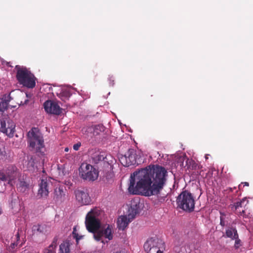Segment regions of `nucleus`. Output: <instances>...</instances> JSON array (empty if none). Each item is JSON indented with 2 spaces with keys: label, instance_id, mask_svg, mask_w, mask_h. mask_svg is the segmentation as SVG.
Wrapping results in <instances>:
<instances>
[{
  "label": "nucleus",
  "instance_id": "obj_1",
  "mask_svg": "<svg viewBox=\"0 0 253 253\" xmlns=\"http://www.w3.org/2000/svg\"><path fill=\"white\" fill-rule=\"evenodd\" d=\"M167 173V170L159 166L135 171L130 176L128 192L145 196L157 195L163 188Z\"/></svg>",
  "mask_w": 253,
  "mask_h": 253
},
{
  "label": "nucleus",
  "instance_id": "obj_2",
  "mask_svg": "<svg viewBox=\"0 0 253 253\" xmlns=\"http://www.w3.org/2000/svg\"><path fill=\"white\" fill-rule=\"evenodd\" d=\"M100 211L95 208L86 214L85 224L87 230L93 233L94 239L103 244L111 240L113 237L112 226L108 224L101 226L99 215Z\"/></svg>",
  "mask_w": 253,
  "mask_h": 253
},
{
  "label": "nucleus",
  "instance_id": "obj_3",
  "mask_svg": "<svg viewBox=\"0 0 253 253\" xmlns=\"http://www.w3.org/2000/svg\"><path fill=\"white\" fill-rule=\"evenodd\" d=\"M16 78L18 83L24 86L32 88L36 85V78L26 67L16 66Z\"/></svg>",
  "mask_w": 253,
  "mask_h": 253
},
{
  "label": "nucleus",
  "instance_id": "obj_4",
  "mask_svg": "<svg viewBox=\"0 0 253 253\" xmlns=\"http://www.w3.org/2000/svg\"><path fill=\"white\" fill-rule=\"evenodd\" d=\"M29 146L33 151L43 153L44 145L43 137L38 128H33L28 133Z\"/></svg>",
  "mask_w": 253,
  "mask_h": 253
},
{
  "label": "nucleus",
  "instance_id": "obj_5",
  "mask_svg": "<svg viewBox=\"0 0 253 253\" xmlns=\"http://www.w3.org/2000/svg\"><path fill=\"white\" fill-rule=\"evenodd\" d=\"M177 204L184 211H191L195 207V200L190 192L184 191L178 196Z\"/></svg>",
  "mask_w": 253,
  "mask_h": 253
},
{
  "label": "nucleus",
  "instance_id": "obj_6",
  "mask_svg": "<svg viewBox=\"0 0 253 253\" xmlns=\"http://www.w3.org/2000/svg\"><path fill=\"white\" fill-rule=\"evenodd\" d=\"M80 177L85 180L93 181L99 175V171L93 166L87 163H82L79 169Z\"/></svg>",
  "mask_w": 253,
  "mask_h": 253
},
{
  "label": "nucleus",
  "instance_id": "obj_7",
  "mask_svg": "<svg viewBox=\"0 0 253 253\" xmlns=\"http://www.w3.org/2000/svg\"><path fill=\"white\" fill-rule=\"evenodd\" d=\"M19 176V173L14 166H8L3 171L0 172V180L8 181V183L13 186L16 183V179Z\"/></svg>",
  "mask_w": 253,
  "mask_h": 253
},
{
  "label": "nucleus",
  "instance_id": "obj_8",
  "mask_svg": "<svg viewBox=\"0 0 253 253\" xmlns=\"http://www.w3.org/2000/svg\"><path fill=\"white\" fill-rule=\"evenodd\" d=\"M136 214L135 209L130 208L128 210V213L124 215L120 216L117 221L118 227L119 229L124 230L135 218Z\"/></svg>",
  "mask_w": 253,
  "mask_h": 253
},
{
  "label": "nucleus",
  "instance_id": "obj_9",
  "mask_svg": "<svg viewBox=\"0 0 253 253\" xmlns=\"http://www.w3.org/2000/svg\"><path fill=\"white\" fill-rule=\"evenodd\" d=\"M76 199L81 205H88L91 202L88 190L85 189H78L75 191Z\"/></svg>",
  "mask_w": 253,
  "mask_h": 253
},
{
  "label": "nucleus",
  "instance_id": "obj_10",
  "mask_svg": "<svg viewBox=\"0 0 253 253\" xmlns=\"http://www.w3.org/2000/svg\"><path fill=\"white\" fill-rule=\"evenodd\" d=\"M136 158L135 151L133 149H129L126 154L120 157V161L123 166L128 167L137 163Z\"/></svg>",
  "mask_w": 253,
  "mask_h": 253
},
{
  "label": "nucleus",
  "instance_id": "obj_11",
  "mask_svg": "<svg viewBox=\"0 0 253 253\" xmlns=\"http://www.w3.org/2000/svg\"><path fill=\"white\" fill-rule=\"evenodd\" d=\"M44 108L47 113L55 115H59L62 110L56 102L51 100L46 101L44 103Z\"/></svg>",
  "mask_w": 253,
  "mask_h": 253
},
{
  "label": "nucleus",
  "instance_id": "obj_12",
  "mask_svg": "<svg viewBox=\"0 0 253 253\" xmlns=\"http://www.w3.org/2000/svg\"><path fill=\"white\" fill-rule=\"evenodd\" d=\"M15 125L11 121H8L7 125L5 122H0V130L9 137H12L15 132Z\"/></svg>",
  "mask_w": 253,
  "mask_h": 253
},
{
  "label": "nucleus",
  "instance_id": "obj_13",
  "mask_svg": "<svg viewBox=\"0 0 253 253\" xmlns=\"http://www.w3.org/2000/svg\"><path fill=\"white\" fill-rule=\"evenodd\" d=\"M160 245L161 248L164 246V242L157 238H151L148 240L144 245V249L145 251H150L151 249L154 248L157 246Z\"/></svg>",
  "mask_w": 253,
  "mask_h": 253
},
{
  "label": "nucleus",
  "instance_id": "obj_14",
  "mask_svg": "<svg viewBox=\"0 0 253 253\" xmlns=\"http://www.w3.org/2000/svg\"><path fill=\"white\" fill-rule=\"evenodd\" d=\"M48 185L46 179H42L40 184V188L38 190V194L41 197H46L48 194Z\"/></svg>",
  "mask_w": 253,
  "mask_h": 253
},
{
  "label": "nucleus",
  "instance_id": "obj_15",
  "mask_svg": "<svg viewBox=\"0 0 253 253\" xmlns=\"http://www.w3.org/2000/svg\"><path fill=\"white\" fill-rule=\"evenodd\" d=\"M73 246V244L70 241H64L59 246V253H70Z\"/></svg>",
  "mask_w": 253,
  "mask_h": 253
},
{
  "label": "nucleus",
  "instance_id": "obj_16",
  "mask_svg": "<svg viewBox=\"0 0 253 253\" xmlns=\"http://www.w3.org/2000/svg\"><path fill=\"white\" fill-rule=\"evenodd\" d=\"M98 127H99V126H85L82 128V132L86 137H91L92 135H95V133H98L97 132H96L95 131V129H98Z\"/></svg>",
  "mask_w": 253,
  "mask_h": 253
},
{
  "label": "nucleus",
  "instance_id": "obj_17",
  "mask_svg": "<svg viewBox=\"0 0 253 253\" xmlns=\"http://www.w3.org/2000/svg\"><path fill=\"white\" fill-rule=\"evenodd\" d=\"M50 230V226L45 224L34 225L33 227V230L35 232L37 231L43 234L49 232Z\"/></svg>",
  "mask_w": 253,
  "mask_h": 253
},
{
  "label": "nucleus",
  "instance_id": "obj_18",
  "mask_svg": "<svg viewBox=\"0 0 253 253\" xmlns=\"http://www.w3.org/2000/svg\"><path fill=\"white\" fill-rule=\"evenodd\" d=\"M71 94V88L68 87L62 88L60 93H57L59 97L64 101L68 99Z\"/></svg>",
  "mask_w": 253,
  "mask_h": 253
},
{
  "label": "nucleus",
  "instance_id": "obj_19",
  "mask_svg": "<svg viewBox=\"0 0 253 253\" xmlns=\"http://www.w3.org/2000/svg\"><path fill=\"white\" fill-rule=\"evenodd\" d=\"M15 184L17 186L18 189L22 192H25L28 188V185L27 183L20 178H18L17 180L16 179V183Z\"/></svg>",
  "mask_w": 253,
  "mask_h": 253
},
{
  "label": "nucleus",
  "instance_id": "obj_20",
  "mask_svg": "<svg viewBox=\"0 0 253 253\" xmlns=\"http://www.w3.org/2000/svg\"><path fill=\"white\" fill-rule=\"evenodd\" d=\"M65 195V192L61 187H56L54 190V198L56 200H61Z\"/></svg>",
  "mask_w": 253,
  "mask_h": 253
},
{
  "label": "nucleus",
  "instance_id": "obj_21",
  "mask_svg": "<svg viewBox=\"0 0 253 253\" xmlns=\"http://www.w3.org/2000/svg\"><path fill=\"white\" fill-rule=\"evenodd\" d=\"M56 247L57 240H54L48 248L44 250L43 253H56Z\"/></svg>",
  "mask_w": 253,
  "mask_h": 253
},
{
  "label": "nucleus",
  "instance_id": "obj_22",
  "mask_svg": "<svg viewBox=\"0 0 253 253\" xmlns=\"http://www.w3.org/2000/svg\"><path fill=\"white\" fill-rule=\"evenodd\" d=\"M226 236L227 237L230 238L232 239H236L238 238L237 230L232 228L228 229L226 232Z\"/></svg>",
  "mask_w": 253,
  "mask_h": 253
},
{
  "label": "nucleus",
  "instance_id": "obj_23",
  "mask_svg": "<svg viewBox=\"0 0 253 253\" xmlns=\"http://www.w3.org/2000/svg\"><path fill=\"white\" fill-rule=\"evenodd\" d=\"M10 101L8 99L0 98V113L1 114L7 108L8 104Z\"/></svg>",
  "mask_w": 253,
  "mask_h": 253
},
{
  "label": "nucleus",
  "instance_id": "obj_24",
  "mask_svg": "<svg viewBox=\"0 0 253 253\" xmlns=\"http://www.w3.org/2000/svg\"><path fill=\"white\" fill-rule=\"evenodd\" d=\"M164 249V246L163 248H161L160 245L157 246L154 248L151 249L150 251H145L147 253H163V250Z\"/></svg>",
  "mask_w": 253,
  "mask_h": 253
},
{
  "label": "nucleus",
  "instance_id": "obj_25",
  "mask_svg": "<svg viewBox=\"0 0 253 253\" xmlns=\"http://www.w3.org/2000/svg\"><path fill=\"white\" fill-rule=\"evenodd\" d=\"M73 236L76 239L77 244H78L79 241L84 238V235H79L76 232V228L74 227L73 231Z\"/></svg>",
  "mask_w": 253,
  "mask_h": 253
},
{
  "label": "nucleus",
  "instance_id": "obj_26",
  "mask_svg": "<svg viewBox=\"0 0 253 253\" xmlns=\"http://www.w3.org/2000/svg\"><path fill=\"white\" fill-rule=\"evenodd\" d=\"M246 202L247 203V202L246 201V200L245 199H243L241 201L237 202L236 204L235 205V208L236 210L238 209L239 207H242L243 205H244V203Z\"/></svg>",
  "mask_w": 253,
  "mask_h": 253
},
{
  "label": "nucleus",
  "instance_id": "obj_27",
  "mask_svg": "<svg viewBox=\"0 0 253 253\" xmlns=\"http://www.w3.org/2000/svg\"><path fill=\"white\" fill-rule=\"evenodd\" d=\"M241 246V240L238 238L235 239V247L236 249H238Z\"/></svg>",
  "mask_w": 253,
  "mask_h": 253
},
{
  "label": "nucleus",
  "instance_id": "obj_28",
  "mask_svg": "<svg viewBox=\"0 0 253 253\" xmlns=\"http://www.w3.org/2000/svg\"><path fill=\"white\" fill-rule=\"evenodd\" d=\"M81 146V143L79 142V143H77L76 144H75L74 145H73V149L76 150V151H77L79 149L80 146Z\"/></svg>",
  "mask_w": 253,
  "mask_h": 253
},
{
  "label": "nucleus",
  "instance_id": "obj_29",
  "mask_svg": "<svg viewBox=\"0 0 253 253\" xmlns=\"http://www.w3.org/2000/svg\"><path fill=\"white\" fill-rule=\"evenodd\" d=\"M19 201L18 199H15V201L14 202H11V206L12 208L15 207L16 205H18Z\"/></svg>",
  "mask_w": 253,
  "mask_h": 253
},
{
  "label": "nucleus",
  "instance_id": "obj_30",
  "mask_svg": "<svg viewBox=\"0 0 253 253\" xmlns=\"http://www.w3.org/2000/svg\"><path fill=\"white\" fill-rule=\"evenodd\" d=\"M2 64L3 65L5 64L6 66H7L8 67H12L10 62H6V61H3L2 62Z\"/></svg>",
  "mask_w": 253,
  "mask_h": 253
},
{
  "label": "nucleus",
  "instance_id": "obj_31",
  "mask_svg": "<svg viewBox=\"0 0 253 253\" xmlns=\"http://www.w3.org/2000/svg\"><path fill=\"white\" fill-rule=\"evenodd\" d=\"M114 253H126L125 251H122V250L121 251L120 250V251H116Z\"/></svg>",
  "mask_w": 253,
  "mask_h": 253
},
{
  "label": "nucleus",
  "instance_id": "obj_32",
  "mask_svg": "<svg viewBox=\"0 0 253 253\" xmlns=\"http://www.w3.org/2000/svg\"><path fill=\"white\" fill-rule=\"evenodd\" d=\"M220 224L222 226H223L224 225V221H223V219H222V218L221 217H220Z\"/></svg>",
  "mask_w": 253,
  "mask_h": 253
},
{
  "label": "nucleus",
  "instance_id": "obj_33",
  "mask_svg": "<svg viewBox=\"0 0 253 253\" xmlns=\"http://www.w3.org/2000/svg\"><path fill=\"white\" fill-rule=\"evenodd\" d=\"M17 244H16L15 243H12V244H11V247L12 249H14V247H15V246H17Z\"/></svg>",
  "mask_w": 253,
  "mask_h": 253
},
{
  "label": "nucleus",
  "instance_id": "obj_34",
  "mask_svg": "<svg viewBox=\"0 0 253 253\" xmlns=\"http://www.w3.org/2000/svg\"><path fill=\"white\" fill-rule=\"evenodd\" d=\"M242 184H244V186H249V183L248 182H245L244 183H242Z\"/></svg>",
  "mask_w": 253,
  "mask_h": 253
},
{
  "label": "nucleus",
  "instance_id": "obj_35",
  "mask_svg": "<svg viewBox=\"0 0 253 253\" xmlns=\"http://www.w3.org/2000/svg\"><path fill=\"white\" fill-rule=\"evenodd\" d=\"M68 150H69L68 148H66L65 149V151H66V152H68Z\"/></svg>",
  "mask_w": 253,
  "mask_h": 253
},
{
  "label": "nucleus",
  "instance_id": "obj_36",
  "mask_svg": "<svg viewBox=\"0 0 253 253\" xmlns=\"http://www.w3.org/2000/svg\"><path fill=\"white\" fill-rule=\"evenodd\" d=\"M208 155H206L205 156V159H206V160H207V159H208Z\"/></svg>",
  "mask_w": 253,
  "mask_h": 253
},
{
  "label": "nucleus",
  "instance_id": "obj_37",
  "mask_svg": "<svg viewBox=\"0 0 253 253\" xmlns=\"http://www.w3.org/2000/svg\"><path fill=\"white\" fill-rule=\"evenodd\" d=\"M239 188L241 189L242 188V184L239 185Z\"/></svg>",
  "mask_w": 253,
  "mask_h": 253
},
{
  "label": "nucleus",
  "instance_id": "obj_38",
  "mask_svg": "<svg viewBox=\"0 0 253 253\" xmlns=\"http://www.w3.org/2000/svg\"><path fill=\"white\" fill-rule=\"evenodd\" d=\"M16 236H17V238H19V234L18 233L17 234Z\"/></svg>",
  "mask_w": 253,
  "mask_h": 253
},
{
  "label": "nucleus",
  "instance_id": "obj_39",
  "mask_svg": "<svg viewBox=\"0 0 253 253\" xmlns=\"http://www.w3.org/2000/svg\"><path fill=\"white\" fill-rule=\"evenodd\" d=\"M7 98H10V96H9V95H8V96H7Z\"/></svg>",
  "mask_w": 253,
  "mask_h": 253
},
{
  "label": "nucleus",
  "instance_id": "obj_40",
  "mask_svg": "<svg viewBox=\"0 0 253 253\" xmlns=\"http://www.w3.org/2000/svg\"><path fill=\"white\" fill-rule=\"evenodd\" d=\"M51 87H49V90H50Z\"/></svg>",
  "mask_w": 253,
  "mask_h": 253
},
{
  "label": "nucleus",
  "instance_id": "obj_41",
  "mask_svg": "<svg viewBox=\"0 0 253 253\" xmlns=\"http://www.w3.org/2000/svg\"><path fill=\"white\" fill-rule=\"evenodd\" d=\"M0 253H1L0 251Z\"/></svg>",
  "mask_w": 253,
  "mask_h": 253
}]
</instances>
